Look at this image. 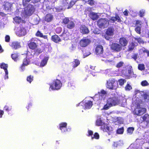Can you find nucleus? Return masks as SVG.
<instances>
[{
    "label": "nucleus",
    "mask_w": 149,
    "mask_h": 149,
    "mask_svg": "<svg viewBox=\"0 0 149 149\" xmlns=\"http://www.w3.org/2000/svg\"><path fill=\"white\" fill-rule=\"evenodd\" d=\"M120 102V99L118 97H113L108 98L107 100L106 104L104 106L103 109L108 110L111 107L118 105Z\"/></svg>",
    "instance_id": "f257e3e1"
},
{
    "label": "nucleus",
    "mask_w": 149,
    "mask_h": 149,
    "mask_svg": "<svg viewBox=\"0 0 149 149\" xmlns=\"http://www.w3.org/2000/svg\"><path fill=\"white\" fill-rule=\"evenodd\" d=\"M31 0H23L22 4L24 7H26L27 10L25 11L26 14L28 16H31L33 9L34 7L32 5L29 4L28 3Z\"/></svg>",
    "instance_id": "f03ea898"
},
{
    "label": "nucleus",
    "mask_w": 149,
    "mask_h": 149,
    "mask_svg": "<svg viewBox=\"0 0 149 149\" xmlns=\"http://www.w3.org/2000/svg\"><path fill=\"white\" fill-rule=\"evenodd\" d=\"M62 23L67 29H74L75 24L74 21L70 19L68 17H65L63 19Z\"/></svg>",
    "instance_id": "7ed1b4c3"
},
{
    "label": "nucleus",
    "mask_w": 149,
    "mask_h": 149,
    "mask_svg": "<svg viewBox=\"0 0 149 149\" xmlns=\"http://www.w3.org/2000/svg\"><path fill=\"white\" fill-rule=\"evenodd\" d=\"M50 88L52 90H58L62 86V84L61 81L58 79L54 80L52 84H49Z\"/></svg>",
    "instance_id": "20e7f679"
},
{
    "label": "nucleus",
    "mask_w": 149,
    "mask_h": 149,
    "mask_svg": "<svg viewBox=\"0 0 149 149\" xmlns=\"http://www.w3.org/2000/svg\"><path fill=\"white\" fill-rule=\"evenodd\" d=\"M109 25V21L106 18H101L97 22V25L100 28H107Z\"/></svg>",
    "instance_id": "39448f33"
},
{
    "label": "nucleus",
    "mask_w": 149,
    "mask_h": 149,
    "mask_svg": "<svg viewBox=\"0 0 149 149\" xmlns=\"http://www.w3.org/2000/svg\"><path fill=\"white\" fill-rule=\"evenodd\" d=\"M118 86V84L115 83V81L114 79H109L107 81L106 87L109 89H116Z\"/></svg>",
    "instance_id": "423d86ee"
},
{
    "label": "nucleus",
    "mask_w": 149,
    "mask_h": 149,
    "mask_svg": "<svg viewBox=\"0 0 149 149\" xmlns=\"http://www.w3.org/2000/svg\"><path fill=\"white\" fill-rule=\"evenodd\" d=\"M114 29L112 27H108L106 30L104 35V38L107 40H109L111 38V37L114 34Z\"/></svg>",
    "instance_id": "0eeeda50"
},
{
    "label": "nucleus",
    "mask_w": 149,
    "mask_h": 149,
    "mask_svg": "<svg viewBox=\"0 0 149 149\" xmlns=\"http://www.w3.org/2000/svg\"><path fill=\"white\" fill-rule=\"evenodd\" d=\"M38 44L36 39L32 38L28 41L27 45L30 49L33 50L37 48L38 46Z\"/></svg>",
    "instance_id": "6e6552de"
},
{
    "label": "nucleus",
    "mask_w": 149,
    "mask_h": 149,
    "mask_svg": "<svg viewBox=\"0 0 149 149\" xmlns=\"http://www.w3.org/2000/svg\"><path fill=\"white\" fill-rule=\"evenodd\" d=\"M110 47L111 49L115 52H120L122 49L121 46L116 42H112Z\"/></svg>",
    "instance_id": "1a4fd4ad"
},
{
    "label": "nucleus",
    "mask_w": 149,
    "mask_h": 149,
    "mask_svg": "<svg viewBox=\"0 0 149 149\" xmlns=\"http://www.w3.org/2000/svg\"><path fill=\"white\" fill-rule=\"evenodd\" d=\"M16 34L19 36H25L26 33V29L22 25L18 27L16 31Z\"/></svg>",
    "instance_id": "9d476101"
},
{
    "label": "nucleus",
    "mask_w": 149,
    "mask_h": 149,
    "mask_svg": "<svg viewBox=\"0 0 149 149\" xmlns=\"http://www.w3.org/2000/svg\"><path fill=\"white\" fill-rule=\"evenodd\" d=\"M146 111L145 108L141 107L139 109L135 108L134 110L133 113L134 115L137 116H140L145 113Z\"/></svg>",
    "instance_id": "9b49d317"
},
{
    "label": "nucleus",
    "mask_w": 149,
    "mask_h": 149,
    "mask_svg": "<svg viewBox=\"0 0 149 149\" xmlns=\"http://www.w3.org/2000/svg\"><path fill=\"white\" fill-rule=\"evenodd\" d=\"M79 29L80 32L83 35H87L90 33L88 28L85 25H80Z\"/></svg>",
    "instance_id": "f8f14e48"
},
{
    "label": "nucleus",
    "mask_w": 149,
    "mask_h": 149,
    "mask_svg": "<svg viewBox=\"0 0 149 149\" xmlns=\"http://www.w3.org/2000/svg\"><path fill=\"white\" fill-rule=\"evenodd\" d=\"M91 42V40L89 39L83 38L80 41L79 44L81 47H85L88 45Z\"/></svg>",
    "instance_id": "ddd939ff"
},
{
    "label": "nucleus",
    "mask_w": 149,
    "mask_h": 149,
    "mask_svg": "<svg viewBox=\"0 0 149 149\" xmlns=\"http://www.w3.org/2000/svg\"><path fill=\"white\" fill-rule=\"evenodd\" d=\"M0 66L1 68L3 69L4 70L5 72V75L4 76V79H8V72L7 70V68L8 67V65L4 63H0Z\"/></svg>",
    "instance_id": "4468645a"
},
{
    "label": "nucleus",
    "mask_w": 149,
    "mask_h": 149,
    "mask_svg": "<svg viewBox=\"0 0 149 149\" xmlns=\"http://www.w3.org/2000/svg\"><path fill=\"white\" fill-rule=\"evenodd\" d=\"M103 51V47L101 45H97L95 50V52L96 55H100L102 54Z\"/></svg>",
    "instance_id": "2eb2a0df"
},
{
    "label": "nucleus",
    "mask_w": 149,
    "mask_h": 149,
    "mask_svg": "<svg viewBox=\"0 0 149 149\" xmlns=\"http://www.w3.org/2000/svg\"><path fill=\"white\" fill-rule=\"evenodd\" d=\"M10 45L13 49L15 50L20 48L21 47L20 43L16 41H14L11 42L10 44Z\"/></svg>",
    "instance_id": "dca6fc26"
},
{
    "label": "nucleus",
    "mask_w": 149,
    "mask_h": 149,
    "mask_svg": "<svg viewBox=\"0 0 149 149\" xmlns=\"http://www.w3.org/2000/svg\"><path fill=\"white\" fill-rule=\"evenodd\" d=\"M44 48L43 47H37L33 50V55L36 56H38L40 54L42 53L44 51Z\"/></svg>",
    "instance_id": "f3484780"
},
{
    "label": "nucleus",
    "mask_w": 149,
    "mask_h": 149,
    "mask_svg": "<svg viewBox=\"0 0 149 149\" xmlns=\"http://www.w3.org/2000/svg\"><path fill=\"white\" fill-rule=\"evenodd\" d=\"M119 44L121 46V47H125L128 44V41L127 39L125 37H122L120 38L119 40Z\"/></svg>",
    "instance_id": "a211bd4d"
},
{
    "label": "nucleus",
    "mask_w": 149,
    "mask_h": 149,
    "mask_svg": "<svg viewBox=\"0 0 149 149\" xmlns=\"http://www.w3.org/2000/svg\"><path fill=\"white\" fill-rule=\"evenodd\" d=\"M59 129L61 130L62 132L64 133L67 131V123H61L59 124Z\"/></svg>",
    "instance_id": "6ab92c4d"
},
{
    "label": "nucleus",
    "mask_w": 149,
    "mask_h": 149,
    "mask_svg": "<svg viewBox=\"0 0 149 149\" xmlns=\"http://www.w3.org/2000/svg\"><path fill=\"white\" fill-rule=\"evenodd\" d=\"M12 6V4L8 1L4 2L3 5V9L7 10H10Z\"/></svg>",
    "instance_id": "aec40b11"
},
{
    "label": "nucleus",
    "mask_w": 149,
    "mask_h": 149,
    "mask_svg": "<svg viewBox=\"0 0 149 149\" xmlns=\"http://www.w3.org/2000/svg\"><path fill=\"white\" fill-rule=\"evenodd\" d=\"M51 39L53 41L56 43H58L61 41L60 38L56 34L52 36Z\"/></svg>",
    "instance_id": "412c9836"
},
{
    "label": "nucleus",
    "mask_w": 149,
    "mask_h": 149,
    "mask_svg": "<svg viewBox=\"0 0 149 149\" xmlns=\"http://www.w3.org/2000/svg\"><path fill=\"white\" fill-rule=\"evenodd\" d=\"M99 98L101 100H104L107 94V92L104 90L101 91L99 93Z\"/></svg>",
    "instance_id": "4be33fe9"
},
{
    "label": "nucleus",
    "mask_w": 149,
    "mask_h": 149,
    "mask_svg": "<svg viewBox=\"0 0 149 149\" xmlns=\"http://www.w3.org/2000/svg\"><path fill=\"white\" fill-rule=\"evenodd\" d=\"M53 19V16L51 14H47L45 15V20L47 22H51Z\"/></svg>",
    "instance_id": "5701e85b"
},
{
    "label": "nucleus",
    "mask_w": 149,
    "mask_h": 149,
    "mask_svg": "<svg viewBox=\"0 0 149 149\" xmlns=\"http://www.w3.org/2000/svg\"><path fill=\"white\" fill-rule=\"evenodd\" d=\"M14 21L17 23L19 24L20 23H25V22L20 17L18 16H16L13 18Z\"/></svg>",
    "instance_id": "b1692460"
},
{
    "label": "nucleus",
    "mask_w": 149,
    "mask_h": 149,
    "mask_svg": "<svg viewBox=\"0 0 149 149\" xmlns=\"http://www.w3.org/2000/svg\"><path fill=\"white\" fill-rule=\"evenodd\" d=\"M85 109H90L92 107L93 104L92 101L90 100L88 101L84 104Z\"/></svg>",
    "instance_id": "393cba45"
},
{
    "label": "nucleus",
    "mask_w": 149,
    "mask_h": 149,
    "mask_svg": "<svg viewBox=\"0 0 149 149\" xmlns=\"http://www.w3.org/2000/svg\"><path fill=\"white\" fill-rule=\"evenodd\" d=\"M142 96L145 101L149 102V91L144 93Z\"/></svg>",
    "instance_id": "a878e982"
},
{
    "label": "nucleus",
    "mask_w": 149,
    "mask_h": 149,
    "mask_svg": "<svg viewBox=\"0 0 149 149\" xmlns=\"http://www.w3.org/2000/svg\"><path fill=\"white\" fill-rule=\"evenodd\" d=\"M135 45L133 42L129 43L128 46L127 51L128 52L132 51L134 49Z\"/></svg>",
    "instance_id": "bb28decb"
},
{
    "label": "nucleus",
    "mask_w": 149,
    "mask_h": 149,
    "mask_svg": "<svg viewBox=\"0 0 149 149\" xmlns=\"http://www.w3.org/2000/svg\"><path fill=\"white\" fill-rule=\"evenodd\" d=\"M72 67L73 68H75L78 66L80 64V61L79 59H74V61L72 62Z\"/></svg>",
    "instance_id": "cd10ccee"
},
{
    "label": "nucleus",
    "mask_w": 149,
    "mask_h": 149,
    "mask_svg": "<svg viewBox=\"0 0 149 149\" xmlns=\"http://www.w3.org/2000/svg\"><path fill=\"white\" fill-rule=\"evenodd\" d=\"M48 60V57H45L41 61L40 64V66L42 67H43L45 66L47 64Z\"/></svg>",
    "instance_id": "c85d7f7f"
},
{
    "label": "nucleus",
    "mask_w": 149,
    "mask_h": 149,
    "mask_svg": "<svg viewBox=\"0 0 149 149\" xmlns=\"http://www.w3.org/2000/svg\"><path fill=\"white\" fill-rule=\"evenodd\" d=\"M90 17L91 19L93 20H96L98 18V16L97 14L93 12L90 14Z\"/></svg>",
    "instance_id": "c756f323"
},
{
    "label": "nucleus",
    "mask_w": 149,
    "mask_h": 149,
    "mask_svg": "<svg viewBox=\"0 0 149 149\" xmlns=\"http://www.w3.org/2000/svg\"><path fill=\"white\" fill-rule=\"evenodd\" d=\"M143 121L146 122L147 123H149V115L148 114H145L142 117Z\"/></svg>",
    "instance_id": "7c9ffc66"
},
{
    "label": "nucleus",
    "mask_w": 149,
    "mask_h": 149,
    "mask_svg": "<svg viewBox=\"0 0 149 149\" xmlns=\"http://www.w3.org/2000/svg\"><path fill=\"white\" fill-rule=\"evenodd\" d=\"M70 34L68 32L63 33L62 36L64 40H67L69 38Z\"/></svg>",
    "instance_id": "2f4dec72"
},
{
    "label": "nucleus",
    "mask_w": 149,
    "mask_h": 149,
    "mask_svg": "<svg viewBox=\"0 0 149 149\" xmlns=\"http://www.w3.org/2000/svg\"><path fill=\"white\" fill-rule=\"evenodd\" d=\"M134 130V128L133 127H130L127 128V133L131 134H132Z\"/></svg>",
    "instance_id": "473e14b6"
},
{
    "label": "nucleus",
    "mask_w": 149,
    "mask_h": 149,
    "mask_svg": "<svg viewBox=\"0 0 149 149\" xmlns=\"http://www.w3.org/2000/svg\"><path fill=\"white\" fill-rule=\"evenodd\" d=\"M68 87L72 88V89H73L75 87V84L73 81H71L68 82Z\"/></svg>",
    "instance_id": "72a5a7b5"
},
{
    "label": "nucleus",
    "mask_w": 149,
    "mask_h": 149,
    "mask_svg": "<svg viewBox=\"0 0 149 149\" xmlns=\"http://www.w3.org/2000/svg\"><path fill=\"white\" fill-rule=\"evenodd\" d=\"M138 69L141 71L144 70L145 67L144 64H139L138 66Z\"/></svg>",
    "instance_id": "f704fd0d"
},
{
    "label": "nucleus",
    "mask_w": 149,
    "mask_h": 149,
    "mask_svg": "<svg viewBox=\"0 0 149 149\" xmlns=\"http://www.w3.org/2000/svg\"><path fill=\"white\" fill-rule=\"evenodd\" d=\"M124 130V128L123 127L118 129L116 131L117 133L118 134H122L123 133Z\"/></svg>",
    "instance_id": "c9c22d12"
},
{
    "label": "nucleus",
    "mask_w": 149,
    "mask_h": 149,
    "mask_svg": "<svg viewBox=\"0 0 149 149\" xmlns=\"http://www.w3.org/2000/svg\"><path fill=\"white\" fill-rule=\"evenodd\" d=\"M11 57L15 61H17L18 59V55L16 53H14L12 54Z\"/></svg>",
    "instance_id": "e433bc0d"
},
{
    "label": "nucleus",
    "mask_w": 149,
    "mask_h": 149,
    "mask_svg": "<svg viewBox=\"0 0 149 149\" xmlns=\"http://www.w3.org/2000/svg\"><path fill=\"white\" fill-rule=\"evenodd\" d=\"M126 80L124 79H120L118 80V82L120 85L122 86L124 85V83L126 82Z\"/></svg>",
    "instance_id": "4c0bfd02"
},
{
    "label": "nucleus",
    "mask_w": 149,
    "mask_h": 149,
    "mask_svg": "<svg viewBox=\"0 0 149 149\" xmlns=\"http://www.w3.org/2000/svg\"><path fill=\"white\" fill-rule=\"evenodd\" d=\"M124 63L123 61H120L116 65V67L118 68H120L123 66Z\"/></svg>",
    "instance_id": "58836bf2"
},
{
    "label": "nucleus",
    "mask_w": 149,
    "mask_h": 149,
    "mask_svg": "<svg viewBox=\"0 0 149 149\" xmlns=\"http://www.w3.org/2000/svg\"><path fill=\"white\" fill-rule=\"evenodd\" d=\"M11 109L12 106L10 105H6L4 107V109L8 112H9Z\"/></svg>",
    "instance_id": "ea45409f"
},
{
    "label": "nucleus",
    "mask_w": 149,
    "mask_h": 149,
    "mask_svg": "<svg viewBox=\"0 0 149 149\" xmlns=\"http://www.w3.org/2000/svg\"><path fill=\"white\" fill-rule=\"evenodd\" d=\"M141 85L143 86H146L149 85V84L146 80H143L141 81Z\"/></svg>",
    "instance_id": "a19ab883"
},
{
    "label": "nucleus",
    "mask_w": 149,
    "mask_h": 149,
    "mask_svg": "<svg viewBox=\"0 0 149 149\" xmlns=\"http://www.w3.org/2000/svg\"><path fill=\"white\" fill-rule=\"evenodd\" d=\"M85 3L88 4L91 6H92L95 4V2L93 0H88L86 1Z\"/></svg>",
    "instance_id": "79ce46f5"
},
{
    "label": "nucleus",
    "mask_w": 149,
    "mask_h": 149,
    "mask_svg": "<svg viewBox=\"0 0 149 149\" xmlns=\"http://www.w3.org/2000/svg\"><path fill=\"white\" fill-rule=\"evenodd\" d=\"M29 64V61L27 60L26 58H24L23 61L22 66L27 65Z\"/></svg>",
    "instance_id": "37998d69"
},
{
    "label": "nucleus",
    "mask_w": 149,
    "mask_h": 149,
    "mask_svg": "<svg viewBox=\"0 0 149 149\" xmlns=\"http://www.w3.org/2000/svg\"><path fill=\"white\" fill-rule=\"evenodd\" d=\"M99 137L100 136L99 134L97 132H95L94 133L93 136H91V139L93 140L94 138L95 139H99Z\"/></svg>",
    "instance_id": "c03bdc74"
},
{
    "label": "nucleus",
    "mask_w": 149,
    "mask_h": 149,
    "mask_svg": "<svg viewBox=\"0 0 149 149\" xmlns=\"http://www.w3.org/2000/svg\"><path fill=\"white\" fill-rule=\"evenodd\" d=\"M102 124V121L100 119H97L96 121V125L97 126H101Z\"/></svg>",
    "instance_id": "a18cd8bd"
},
{
    "label": "nucleus",
    "mask_w": 149,
    "mask_h": 149,
    "mask_svg": "<svg viewBox=\"0 0 149 149\" xmlns=\"http://www.w3.org/2000/svg\"><path fill=\"white\" fill-rule=\"evenodd\" d=\"M135 30L136 32L138 34H140L141 33V28L140 26H137L135 28Z\"/></svg>",
    "instance_id": "49530a36"
},
{
    "label": "nucleus",
    "mask_w": 149,
    "mask_h": 149,
    "mask_svg": "<svg viewBox=\"0 0 149 149\" xmlns=\"http://www.w3.org/2000/svg\"><path fill=\"white\" fill-rule=\"evenodd\" d=\"M33 77L31 75L27 77V80L28 81L31 83L33 80Z\"/></svg>",
    "instance_id": "de8ad7c7"
},
{
    "label": "nucleus",
    "mask_w": 149,
    "mask_h": 149,
    "mask_svg": "<svg viewBox=\"0 0 149 149\" xmlns=\"http://www.w3.org/2000/svg\"><path fill=\"white\" fill-rule=\"evenodd\" d=\"M43 34L40 32L39 30L37 31L35 34V36L37 37L41 38Z\"/></svg>",
    "instance_id": "09e8293b"
},
{
    "label": "nucleus",
    "mask_w": 149,
    "mask_h": 149,
    "mask_svg": "<svg viewBox=\"0 0 149 149\" xmlns=\"http://www.w3.org/2000/svg\"><path fill=\"white\" fill-rule=\"evenodd\" d=\"M104 128H103L102 127H101V128L103 129V131H105L107 132H108V131H109V128L108 126H107V125H104Z\"/></svg>",
    "instance_id": "8fccbe9b"
},
{
    "label": "nucleus",
    "mask_w": 149,
    "mask_h": 149,
    "mask_svg": "<svg viewBox=\"0 0 149 149\" xmlns=\"http://www.w3.org/2000/svg\"><path fill=\"white\" fill-rule=\"evenodd\" d=\"M132 89L131 86L129 84H127L125 87V90L126 91H130Z\"/></svg>",
    "instance_id": "3c124183"
},
{
    "label": "nucleus",
    "mask_w": 149,
    "mask_h": 149,
    "mask_svg": "<svg viewBox=\"0 0 149 149\" xmlns=\"http://www.w3.org/2000/svg\"><path fill=\"white\" fill-rule=\"evenodd\" d=\"M140 52L141 53H146L147 54L149 55V51H148L147 50L145 49V48L141 49L140 50Z\"/></svg>",
    "instance_id": "603ef678"
},
{
    "label": "nucleus",
    "mask_w": 149,
    "mask_h": 149,
    "mask_svg": "<svg viewBox=\"0 0 149 149\" xmlns=\"http://www.w3.org/2000/svg\"><path fill=\"white\" fill-rule=\"evenodd\" d=\"M5 41L7 42H9L10 40V38L8 35H6L5 38Z\"/></svg>",
    "instance_id": "864d4df0"
},
{
    "label": "nucleus",
    "mask_w": 149,
    "mask_h": 149,
    "mask_svg": "<svg viewBox=\"0 0 149 149\" xmlns=\"http://www.w3.org/2000/svg\"><path fill=\"white\" fill-rule=\"evenodd\" d=\"M116 21L118 22H121L122 20L118 15L117 14L116 15Z\"/></svg>",
    "instance_id": "5fc2aeb1"
},
{
    "label": "nucleus",
    "mask_w": 149,
    "mask_h": 149,
    "mask_svg": "<svg viewBox=\"0 0 149 149\" xmlns=\"http://www.w3.org/2000/svg\"><path fill=\"white\" fill-rule=\"evenodd\" d=\"M135 40L137 41V42L139 43H143V40H142L141 38H135Z\"/></svg>",
    "instance_id": "6e6d98bb"
},
{
    "label": "nucleus",
    "mask_w": 149,
    "mask_h": 149,
    "mask_svg": "<svg viewBox=\"0 0 149 149\" xmlns=\"http://www.w3.org/2000/svg\"><path fill=\"white\" fill-rule=\"evenodd\" d=\"M145 12L143 10L139 11V15L141 17H143L144 15Z\"/></svg>",
    "instance_id": "4d7b16f0"
},
{
    "label": "nucleus",
    "mask_w": 149,
    "mask_h": 149,
    "mask_svg": "<svg viewBox=\"0 0 149 149\" xmlns=\"http://www.w3.org/2000/svg\"><path fill=\"white\" fill-rule=\"evenodd\" d=\"M116 16L115 17H111V18L110 19V21H111V22L112 23L114 22L116 20Z\"/></svg>",
    "instance_id": "13d9d810"
},
{
    "label": "nucleus",
    "mask_w": 149,
    "mask_h": 149,
    "mask_svg": "<svg viewBox=\"0 0 149 149\" xmlns=\"http://www.w3.org/2000/svg\"><path fill=\"white\" fill-rule=\"evenodd\" d=\"M137 54H134L132 56V58L134 59V60L136 61L137 58Z\"/></svg>",
    "instance_id": "bf43d9fd"
},
{
    "label": "nucleus",
    "mask_w": 149,
    "mask_h": 149,
    "mask_svg": "<svg viewBox=\"0 0 149 149\" xmlns=\"http://www.w3.org/2000/svg\"><path fill=\"white\" fill-rule=\"evenodd\" d=\"M141 22L139 20H136V26H137L138 25L141 26Z\"/></svg>",
    "instance_id": "052dcab7"
},
{
    "label": "nucleus",
    "mask_w": 149,
    "mask_h": 149,
    "mask_svg": "<svg viewBox=\"0 0 149 149\" xmlns=\"http://www.w3.org/2000/svg\"><path fill=\"white\" fill-rule=\"evenodd\" d=\"M56 31L57 33H59L61 31V29L60 28H57L56 29Z\"/></svg>",
    "instance_id": "680f3d73"
},
{
    "label": "nucleus",
    "mask_w": 149,
    "mask_h": 149,
    "mask_svg": "<svg viewBox=\"0 0 149 149\" xmlns=\"http://www.w3.org/2000/svg\"><path fill=\"white\" fill-rule=\"evenodd\" d=\"M88 136H92V135H93V132L91 130H89L88 131Z\"/></svg>",
    "instance_id": "e2e57ef3"
},
{
    "label": "nucleus",
    "mask_w": 149,
    "mask_h": 149,
    "mask_svg": "<svg viewBox=\"0 0 149 149\" xmlns=\"http://www.w3.org/2000/svg\"><path fill=\"white\" fill-rule=\"evenodd\" d=\"M132 72L131 70H128V73L129 74V78H130V76H131L130 77H132L131 76V75L132 74Z\"/></svg>",
    "instance_id": "0e129e2a"
},
{
    "label": "nucleus",
    "mask_w": 149,
    "mask_h": 149,
    "mask_svg": "<svg viewBox=\"0 0 149 149\" xmlns=\"http://www.w3.org/2000/svg\"><path fill=\"white\" fill-rule=\"evenodd\" d=\"M32 105L31 103H29L28 104V105L26 107V108L28 110H29V109L30 108H31L32 107Z\"/></svg>",
    "instance_id": "69168bd1"
},
{
    "label": "nucleus",
    "mask_w": 149,
    "mask_h": 149,
    "mask_svg": "<svg viewBox=\"0 0 149 149\" xmlns=\"http://www.w3.org/2000/svg\"><path fill=\"white\" fill-rule=\"evenodd\" d=\"M4 113V111L0 109V117L1 118L2 115Z\"/></svg>",
    "instance_id": "338daca9"
},
{
    "label": "nucleus",
    "mask_w": 149,
    "mask_h": 149,
    "mask_svg": "<svg viewBox=\"0 0 149 149\" xmlns=\"http://www.w3.org/2000/svg\"><path fill=\"white\" fill-rule=\"evenodd\" d=\"M123 14L125 16H127L128 15V11L127 10H125L124 12H123Z\"/></svg>",
    "instance_id": "774afa93"
}]
</instances>
